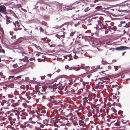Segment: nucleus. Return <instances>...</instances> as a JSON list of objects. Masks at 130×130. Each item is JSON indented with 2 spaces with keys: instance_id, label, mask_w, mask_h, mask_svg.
I'll use <instances>...</instances> for the list:
<instances>
[{
  "instance_id": "obj_1",
  "label": "nucleus",
  "mask_w": 130,
  "mask_h": 130,
  "mask_svg": "<svg viewBox=\"0 0 130 130\" xmlns=\"http://www.w3.org/2000/svg\"><path fill=\"white\" fill-rule=\"evenodd\" d=\"M46 108L44 106H42L41 107V109L38 112V114L39 115L41 116H46L48 117H50L48 113L47 112H46Z\"/></svg>"
},
{
  "instance_id": "obj_2",
  "label": "nucleus",
  "mask_w": 130,
  "mask_h": 130,
  "mask_svg": "<svg viewBox=\"0 0 130 130\" xmlns=\"http://www.w3.org/2000/svg\"><path fill=\"white\" fill-rule=\"evenodd\" d=\"M107 82L105 81H103L102 82H99L98 84H97L95 87V89L96 91H100L103 88L104 85L107 86L106 85Z\"/></svg>"
},
{
  "instance_id": "obj_3",
  "label": "nucleus",
  "mask_w": 130,
  "mask_h": 130,
  "mask_svg": "<svg viewBox=\"0 0 130 130\" xmlns=\"http://www.w3.org/2000/svg\"><path fill=\"white\" fill-rule=\"evenodd\" d=\"M12 113H11L10 115V117L12 119H17L19 120L20 119V117L19 116L20 114L19 112H17V110H12Z\"/></svg>"
},
{
  "instance_id": "obj_4",
  "label": "nucleus",
  "mask_w": 130,
  "mask_h": 130,
  "mask_svg": "<svg viewBox=\"0 0 130 130\" xmlns=\"http://www.w3.org/2000/svg\"><path fill=\"white\" fill-rule=\"evenodd\" d=\"M47 88L48 87L47 86H42L41 87H40L39 88V90H36V92L39 93H38V95H41V96H42L44 93H40V91L42 92H44Z\"/></svg>"
},
{
  "instance_id": "obj_5",
  "label": "nucleus",
  "mask_w": 130,
  "mask_h": 130,
  "mask_svg": "<svg viewBox=\"0 0 130 130\" xmlns=\"http://www.w3.org/2000/svg\"><path fill=\"white\" fill-rule=\"evenodd\" d=\"M60 122H62V121H60V120L58 119V120H53L51 121V123H52L53 125L55 127H57L58 128H59L60 126V124L59 123Z\"/></svg>"
},
{
  "instance_id": "obj_6",
  "label": "nucleus",
  "mask_w": 130,
  "mask_h": 130,
  "mask_svg": "<svg viewBox=\"0 0 130 130\" xmlns=\"http://www.w3.org/2000/svg\"><path fill=\"white\" fill-rule=\"evenodd\" d=\"M64 68L66 70L70 71L72 70H74L75 71H78L79 70L78 69V68L76 67H70L68 65H66L64 67Z\"/></svg>"
},
{
  "instance_id": "obj_7",
  "label": "nucleus",
  "mask_w": 130,
  "mask_h": 130,
  "mask_svg": "<svg viewBox=\"0 0 130 130\" xmlns=\"http://www.w3.org/2000/svg\"><path fill=\"white\" fill-rule=\"evenodd\" d=\"M44 126V125L43 124L42 122H40L39 121L36 122L35 127L36 129L39 130L41 127L43 128Z\"/></svg>"
},
{
  "instance_id": "obj_8",
  "label": "nucleus",
  "mask_w": 130,
  "mask_h": 130,
  "mask_svg": "<svg viewBox=\"0 0 130 130\" xmlns=\"http://www.w3.org/2000/svg\"><path fill=\"white\" fill-rule=\"evenodd\" d=\"M21 77V76H19L16 77L15 78L14 77V76H10L9 78H8V79H9L11 78H12V79H14V80L15 82H17V83H19L21 81V79H20Z\"/></svg>"
},
{
  "instance_id": "obj_9",
  "label": "nucleus",
  "mask_w": 130,
  "mask_h": 130,
  "mask_svg": "<svg viewBox=\"0 0 130 130\" xmlns=\"http://www.w3.org/2000/svg\"><path fill=\"white\" fill-rule=\"evenodd\" d=\"M6 9L5 6L4 5L0 6V12L6 14L7 13L6 12Z\"/></svg>"
},
{
  "instance_id": "obj_10",
  "label": "nucleus",
  "mask_w": 130,
  "mask_h": 130,
  "mask_svg": "<svg viewBox=\"0 0 130 130\" xmlns=\"http://www.w3.org/2000/svg\"><path fill=\"white\" fill-rule=\"evenodd\" d=\"M116 50L119 51L124 50L127 49H130V48L125 46H121L117 47L114 48Z\"/></svg>"
},
{
  "instance_id": "obj_11",
  "label": "nucleus",
  "mask_w": 130,
  "mask_h": 130,
  "mask_svg": "<svg viewBox=\"0 0 130 130\" xmlns=\"http://www.w3.org/2000/svg\"><path fill=\"white\" fill-rule=\"evenodd\" d=\"M78 113L76 111L75 112H73V113L70 112L69 116L71 117V118H72V117H74L76 116H77Z\"/></svg>"
},
{
  "instance_id": "obj_12",
  "label": "nucleus",
  "mask_w": 130,
  "mask_h": 130,
  "mask_svg": "<svg viewBox=\"0 0 130 130\" xmlns=\"http://www.w3.org/2000/svg\"><path fill=\"white\" fill-rule=\"evenodd\" d=\"M78 113L76 111L75 112H73V113L70 112L69 116L71 117V118H72V117H74L76 116H77Z\"/></svg>"
},
{
  "instance_id": "obj_13",
  "label": "nucleus",
  "mask_w": 130,
  "mask_h": 130,
  "mask_svg": "<svg viewBox=\"0 0 130 130\" xmlns=\"http://www.w3.org/2000/svg\"><path fill=\"white\" fill-rule=\"evenodd\" d=\"M78 113L76 111L75 112H73V113L70 112L69 116L71 117V118H72V117H74L76 116H77Z\"/></svg>"
},
{
  "instance_id": "obj_14",
  "label": "nucleus",
  "mask_w": 130,
  "mask_h": 130,
  "mask_svg": "<svg viewBox=\"0 0 130 130\" xmlns=\"http://www.w3.org/2000/svg\"><path fill=\"white\" fill-rule=\"evenodd\" d=\"M123 27L124 29V31L126 32L128 31L129 30H130V26L127 23L125 24V26H123Z\"/></svg>"
},
{
  "instance_id": "obj_15",
  "label": "nucleus",
  "mask_w": 130,
  "mask_h": 130,
  "mask_svg": "<svg viewBox=\"0 0 130 130\" xmlns=\"http://www.w3.org/2000/svg\"><path fill=\"white\" fill-rule=\"evenodd\" d=\"M83 100L84 104L85 105L86 103H87L89 104H91V102L90 101V100L88 99L87 97H85L83 99Z\"/></svg>"
},
{
  "instance_id": "obj_16",
  "label": "nucleus",
  "mask_w": 130,
  "mask_h": 130,
  "mask_svg": "<svg viewBox=\"0 0 130 130\" xmlns=\"http://www.w3.org/2000/svg\"><path fill=\"white\" fill-rule=\"evenodd\" d=\"M16 119H12V121L11 120L10 122V123L11 125H14L16 126L18 125L17 122L16 120Z\"/></svg>"
},
{
  "instance_id": "obj_17",
  "label": "nucleus",
  "mask_w": 130,
  "mask_h": 130,
  "mask_svg": "<svg viewBox=\"0 0 130 130\" xmlns=\"http://www.w3.org/2000/svg\"><path fill=\"white\" fill-rule=\"evenodd\" d=\"M63 110L62 111V112L64 116H65L68 117H69V114L70 111H69V109H67L63 112Z\"/></svg>"
},
{
  "instance_id": "obj_18",
  "label": "nucleus",
  "mask_w": 130,
  "mask_h": 130,
  "mask_svg": "<svg viewBox=\"0 0 130 130\" xmlns=\"http://www.w3.org/2000/svg\"><path fill=\"white\" fill-rule=\"evenodd\" d=\"M110 124L112 125H116V126H120V123L118 122V120L117 119H115V121L114 122L110 123Z\"/></svg>"
},
{
  "instance_id": "obj_19",
  "label": "nucleus",
  "mask_w": 130,
  "mask_h": 130,
  "mask_svg": "<svg viewBox=\"0 0 130 130\" xmlns=\"http://www.w3.org/2000/svg\"><path fill=\"white\" fill-rule=\"evenodd\" d=\"M98 26L97 27H96V29H98V28H99V29L102 28L103 26V25L102 23V22L100 21H99L98 22Z\"/></svg>"
},
{
  "instance_id": "obj_20",
  "label": "nucleus",
  "mask_w": 130,
  "mask_h": 130,
  "mask_svg": "<svg viewBox=\"0 0 130 130\" xmlns=\"http://www.w3.org/2000/svg\"><path fill=\"white\" fill-rule=\"evenodd\" d=\"M78 5L77 6V8H78L80 10H82V7L84 5V3L83 2H79L78 3Z\"/></svg>"
},
{
  "instance_id": "obj_21",
  "label": "nucleus",
  "mask_w": 130,
  "mask_h": 130,
  "mask_svg": "<svg viewBox=\"0 0 130 130\" xmlns=\"http://www.w3.org/2000/svg\"><path fill=\"white\" fill-rule=\"evenodd\" d=\"M117 119V118H114L113 117L111 116L110 117V118L107 119V120L108 122H110V123H112V122H114L115 121V119Z\"/></svg>"
},
{
  "instance_id": "obj_22",
  "label": "nucleus",
  "mask_w": 130,
  "mask_h": 130,
  "mask_svg": "<svg viewBox=\"0 0 130 130\" xmlns=\"http://www.w3.org/2000/svg\"><path fill=\"white\" fill-rule=\"evenodd\" d=\"M94 108L95 109V114L99 113L100 111V109L99 107L94 105L93 106Z\"/></svg>"
},
{
  "instance_id": "obj_23",
  "label": "nucleus",
  "mask_w": 130,
  "mask_h": 130,
  "mask_svg": "<svg viewBox=\"0 0 130 130\" xmlns=\"http://www.w3.org/2000/svg\"><path fill=\"white\" fill-rule=\"evenodd\" d=\"M20 97L19 96H15L13 100V101L15 103H18L19 102L20 99Z\"/></svg>"
},
{
  "instance_id": "obj_24",
  "label": "nucleus",
  "mask_w": 130,
  "mask_h": 130,
  "mask_svg": "<svg viewBox=\"0 0 130 130\" xmlns=\"http://www.w3.org/2000/svg\"><path fill=\"white\" fill-rule=\"evenodd\" d=\"M19 105V104L18 103H13L11 105V106L14 107V108L17 109V108L15 107Z\"/></svg>"
},
{
  "instance_id": "obj_25",
  "label": "nucleus",
  "mask_w": 130,
  "mask_h": 130,
  "mask_svg": "<svg viewBox=\"0 0 130 130\" xmlns=\"http://www.w3.org/2000/svg\"><path fill=\"white\" fill-rule=\"evenodd\" d=\"M19 115L21 117V119H26V117L24 113L22 112L21 114H20Z\"/></svg>"
},
{
  "instance_id": "obj_26",
  "label": "nucleus",
  "mask_w": 130,
  "mask_h": 130,
  "mask_svg": "<svg viewBox=\"0 0 130 130\" xmlns=\"http://www.w3.org/2000/svg\"><path fill=\"white\" fill-rule=\"evenodd\" d=\"M30 123H31L32 124H34L35 126L36 124V122H37V121H36L34 119H30Z\"/></svg>"
},
{
  "instance_id": "obj_27",
  "label": "nucleus",
  "mask_w": 130,
  "mask_h": 130,
  "mask_svg": "<svg viewBox=\"0 0 130 130\" xmlns=\"http://www.w3.org/2000/svg\"><path fill=\"white\" fill-rule=\"evenodd\" d=\"M68 107L70 108L68 109H69V111L70 110V112L74 111V109L72 105L69 104V105H68Z\"/></svg>"
},
{
  "instance_id": "obj_28",
  "label": "nucleus",
  "mask_w": 130,
  "mask_h": 130,
  "mask_svg": "<svg viewBox=\"0 0 130 130\" xmlns=\"http://www.w3.org/2000/svg\"><path fill=\"white\" fill-rule=\"evenodd\" d=\"M79 124L80 125L83 126L85 124L84 122L82 120H78Z\"/></svg>"
},
{
  "instance_id": "obj_29",
  "label": "nucleus",
  "mask_w": 130,
  "mask_h": 130,
  "mask_svg": "<svg viewBox=\"0 0 130 130\" xmlns=\"http://www.w3.org/2000/svg\"><path fill=\"white\" fill-rule=\"evenodd\" d=\"M62 33H63V35H61V36L59 35L58 34H56L55 35V36L58 38V39H60L61 37H62L64 38V32H62Z\"/></svg>"
},
{
  "instance_id": "obj_30",
  "label": "nucleus",
  "mask_w": 130,
  "mask_h": 130,
  "mask_svg": "<svg viewBox=\"0 0 130 130\" xmlns=\"http://www.w3.org/2000/svg\"><path fill=\"white\" fill-rule=\"evenodd\" d=\"M13 24L16 27H19L20 26V24L18 21H16L15 23H13Z\"/></svg>"
},
{
  "instance_id": "obj_31",
  "label": "nucleus",
  "mask_w": 130,
  "mask_h": 130,
  "mask_svg": "<svg viewBox=\"0 0 130 130\" xmlns=\"http://www.w3.org/2000/svg\"><path fill=\"white\" fill-rule=\"evenodd\" d=\"M77 117V116H75L73 117H72V118L71 119L72 121H77L78 119Z\"/></svg>"
},
{
  "instance_id": "obj_32",
  "label": "nucleus",
  "mask_w": 130,
  "mask_h": 130,
  "mask_svg": "<svg viewBox=\"0 0 130 130\" xmlns=\"http://www.w3.org/2000/svg\"><path fill=\"white\" fill-rule=\"evenodd\" d=\"M24 124L25 126H27L30 127V124L29 123H28L27 122H24Z\"/></svg>"
},
{
  "instance_id": "obj_33",
  "label": "nucleus",
  "mask_w": 130,
  "mask_h": 130,
  "mask_svg": "<svg viewBox=\"0 0 130 130\" xmlns=\"http://www.w3.org/2000/svg\"><path fill=\"white\" fill-rule=\"evenodd\" d=\"M59 129H60V130H67L68 129L67 128L64 127L62 126H61V125H60V126Z\"/></svg>"
},
{
  "instance_id": "obj_34",
  "label": "nucleus",
  "mask_w": 130,
  "mask_h": 130,
  "mask_svg": "<svg viewBox=\"0 0 130 130\" xmlns=\"http://www.w3.org/2000/svg\"><path fill=\"white\" fill-rule=\"evenodd\" d=\"M25 110V109H24L23 110H22V109L21 108H19V111L17 110V112H19V114H20V112H23Z\"/></svg>"
},
{
  "instance_id": "obj_35",
  "label": "nucleus",
  "mask_w": 130,
  "mask_h": 130,
  "mask_svg": "<svg viewBox=\"0 0 130 130\" xmlns=\"http://www.w3.org/2000/svg\"><path fill=\"white\" fill-rule=\"evenodd\" d=\"M116 99H117V100L115 101L116 102V103L118 102L119 101V98L117 94H116Z\"/></svg>"
},
{
  "instance_id": "obj_36",
  "label": "nucleus",
  "mask_w": 130,
  "mask_h": 130,
  "mask_svg": "<svg viewBox=\"0 0 130 130\" xmlns=\"http://www.w3.org/2000/svg\"><path fill=\"white\" fill-rule=\"evenodd\" d=\"M6 101L3 100L1 102V104L2 106H3L5 104L6 102Z\"/></svg>"
},
{
  "instance_id": "obj_37",
  "label": "nucleus",
  "mask_w": 130,
  "mask_h": 130,
  "mask_svg": "<svg viewBox=\"0 0 130 130\" xmlns=\"http://www.w3.org/2000/svg\"><path fill=\"white\" fill-rule=\"evenodd\" d=\"M77 121H72V122L73 123V124L75 125H78V123L77 122Z\"/></svg>"
},
{
  "instance_id": "obj_38",
  "label": "nucleus",
  "mask_w": 130,
  "mask_h": 130,
  "mask_svg": "<svg viewBox=\"0 0 130 130\" xmlns=\"http://www.w3.org/2000/svg\"><path fill=\"white\" fill-rule=\"evenodd\" d=\"M68 91L69 92H71L72 93H74L75 92V90L72 88H71V89H70Z\"/></svg>"
},
{
  "instance_id": "obj_39",
  "label": "nucleus",
  "mask_w": 130,
  "mask_h": 130,
  "mask_svg": "<svg viewBox=\"0 0 130 130\" xmlns=\"http://www.w3.org/2000/svg\"><path fill=\"white\" fill-rule=\"evenodd\" d=\"M60 120V121H62V122H64L65 121H66V122H67V119H65L64 118H63V119H62V120H61L60 119H59Z\"/></svg>"
},
{
  "instance_id": "obj_40",
  "label": "nucleus",
  "mask_w": 130,
  "mask_h": 130,
  "mask_svg": "<svg viewBox=\"0 0 130 130\" xmlns=\"http://www.w3.org/2000/svg\"><path fill=\"white\" fill-rule=\"evenodd\" d=\"M110 29L115 31L116 30L117 28L116 26H113L112 27V28L111 27Z\"/></svg>"
},
{
  "instance_id": "obj_41",
  "label": "nucleus",
  "mask_w": 130,
  "mask_h": 130,
  "mask_svg": "<svg viewBox=\"0 0 130 130\" xmlns=\"http://www.w3.org/2000/svg\"><path fill=\"white\" fill-rule=\"evenodd\" d=\"M100 112H102L104 113H105V110L104 109H102V108H100Z\"/></svg>"
},
{
  "instance_id": "obj_42",
  "label": "nucleus",
  "mask_w": 130,
  "mask_h": 130,
  "mask_svg": "<svg viewBox=\"0 0 130 130\" xmlns=\"http://www.w3.org/2000/svg\"><path fill=\"white\" fill-rule=\"evenodd\" d=\"M38 27L40 28L39 30L40 31V32H44V29L41 27L40 26H39Z\"/></svg>"
},
{
  "instance_id": "obj_43",
  "label": "nucleus",
  "mask_w": 130,
  "mask_h": 130,
  "mask_svg": "<svg viewBox=\"0 0 130 130\" xmlns=\"http://www.w3.org/2000/svg\"><path fill=\"white\" fill-rule=\"evenodd\" d=\"M38 3L40 4H45V2L43 0H40L38 2Z\"/></svg>"
},
{
  "instance_id": "obj_44",
  "label": "nucleus",
  "mask_w": 130,
  "mask_h": 130,
  "mask_svg": "<svg viewBox=\"0 0 130 130\" xmlns=\"http://www.w3.org/2000/svg\"><path fill=\"white\" fill-rule=\"evenodd\" d=\"M6 22V24H8L9 23H10L11 22L10 20L8 19H7Z\"/></svg>"
},
{
  "instance_id": "obj_45",
  "label": "nucleus",
  "mask_w": 130,
  "mask_h": 130,
  "mask_svg": "<svg viewBox=\"0 0 130 130\" xmlns=\"http://www.w3.org/2000/svg\"><path fill=\"white\" fill-rule=\"evenodd\" d=\"M35 112L34 110L31 111L29 113V114L30 115H33L34 114Z\"/></svg>"
},
{
  "instance_id": "obj_46",
  "label": "nucleus",
  "mask_w": 130,
  "mask_h": 130,
  "mask_svg": "<svg viewBox=\"0 0 130 130\" xmlns=\"http://www.w3.org/2000/svg\"><path fill=\"white\" fill-rule=\"evenodd\" d=\"M29 86H30V85H27L26 86V90L28 91V89H29Z\"/></svg>"
},
{
  "instance_id": "obj_47",
  "label": "nucleus",
  "mask_w": 130,
  "mask_h": 130,
  "mask_svg": "<svg viewBox=\"0 0 130 130\" xmlns=\"http://www.w3.org/2000/svg\"><path fill=\"white\" fill-rule=\"evenodd\" d=\"M69 81L70 82H73V83H74L75 82V80H73V79H71L69 80Z\"/></svg>"
},
{
  "instance_id": "obj_48",
  "label": "nucleus",
  "mask_w": 130,
  "mask_h": 130,
  "mask_svg": "<svg viewBox=\"0 0 130 130\" xmlns=\"http://www.w3.org/2000/svg\"><path fill=\"white\" fill-rule=\"evenodd\" d=\"M8 98H11L13 97V96L12 94H9L8 95Z\"/></svg>"
},
{
  "instance_id": "obj_49",
  "label": "nucleus",
  "mask_w": 130,
  "mask_h": 130,
  "mask_svg": "<svg viewBox=\"0 0 130 130\" xmlns=\"http://www.w3.org/2000/svg\"><path fill=\"white\" fill-rule=\"evenodd\" d=\"M111 110H113L114 112L116 113L117 112V110L113 108H112L111 109Z\"/></svg>"
},
{
  "instance_id": "obj_50",
  "label": "nucleus",
  "mask_w": 130,
  "mask_h": 130,
  "mask_svg": "<svg viewBox=\"0 0 130 130\" xmlns=\"http://www.w3.org/2000/svg\"><path fill=\"white\" fill-rule=\"evenodd\" d=\"M75 33V32H72L70 34V36H73L74 35V34Z\"/></svg>"
},
{
  "instance_id": "obj_51",
  "label": "nucleus",
  "mask_w": 130,
  "mask_h": 130,
  "mask_svg": "<svg viewBox=\"0 0 130 130\" xmlns=\"http://www.w3.org/2000/svg\"><path fill=\"white\" fill-rule=\"evenodd\" d=\"M89 7H87L86 8H85V9L84 10V11L86 12L88 11L89 10Z\"/></svg>"
},
{
  "instance_id": "obj_52",
  "label": "nucleus",
  "mask_w": 130,
  "mask_h": 130,
  "mask_svg": "<svg viewBox=\"0 0 130 130\" xmlns=\"http://www.w3.org/2000/svg\"><path fill=\"white\" fill-rule=\"evenodd\" d=\"M41 54H43L42 53H39L36 54V56H39Z\"/></svg>"
},
{
  "instance_id": "obj_53",
  "label": "nucleus",
  "mask_w": 130,
  "mask_h": 130,
  "mask_svg": "<svg viewBox=\"0 0 130 130\" xmlns=\"http://www.w3.org/2000/svg\"><path fill=\"white\" fill-rule=\"evenodd\" d=\"M13 67L14 68H16L17 67H18V65L17 64H14L13 66Z\"/></svg>"
},
{
  "instance_id": "obj_54",
  "label": "nucleus",
  "mask_w": 130,
  "mask_h": 130,
  "mask_svg": "<svg viewBox=\"0 0 130 130\" xmlns=\"http://www.w3.org/2000/svg\"><path fill=\"white\" fill-rule=\"evenodd\" d=\"M21 88L22 89H25V86L24 85H22L21 86Z\"/></svg>"
},
{
  "instance_id": "obj_55",
  "label": "nucleus",
  "mask_w": 130,
  "mask_h": 130,
  "mask_svg": "<svg viewBox=\"0 0 130 130\" xmlns=\"http://www.w3.org/2000/svg\"><path fill=\"white\" fill-rule=\"evenodd\" d=\"M116 95H115V96H114V95H113V97H114V98L113 99V100H112V101L113 102H114V101H115L116 100H117V99H115V98H116Z\"/></svg>"
},
{
  "instance_id": "obj_56",
  "label": "nucleus",
  "mask_w": 130,
  "mask_h": 130,
  "mask_svg": "<svg viewBox=\"0 0 130 130\" xmlns=\"http://www.w3.org/2000/svg\"><path fill=\"white\" fill-rule=\"evenodd\" d=\"M125 22H123L121 23V26L123 27V26H125Z\"/></svg>"
},
{
  "instance_id": "obj_57",
  "label": "nucleus",
  "mask_w": 130,
  "mask_h": 130,
  "mask_svg": "<svg viewBox=\"0 0 130 130\" xmlns=\"http://www.w3.org/2000/svg\"><path fill=\"white\" fill-rule=\"evenodd\" d=\"M47 99L50 101L52 103H54V102L53 101H52V99H51L50 98H49L48 99Z\"/></svg>"
},
{
  "instance_id": "obj_58",
  "label": "nucleus",
  "mask_w": 130,
  "mask_h": 130,
  "mask_svg": "<svg viewBox=\"0 0 130 130\" xmlns=\"http://www.w3.org/2000/svg\"><path fill=\"white\" fill-rule=\"evenodd\" d=\"M78 57L76 55V54H75V55L74 56L73 58L75 59H77Z\"/></svg>"
},
{
  "instance_id": "obj_59",
  "label": "nucleus",
  "mask_w": 130,
  "mask_h": 130,
  "mask_svg": "<svg viewBox=\"0 0 130 130\" xmlns=\"http://www.w3.org/2000/svg\"><path fill=\"white\" fill-rule=\"evenodd\" d=\"M80 118L82 120H84L85 119V116L84 115H83V116L80 117Z\"/></svg>"
},
{
  "instance_id": "obj_60",
  "label": "nucleus",
  "mask_w": 130,
  "mask_h": 130,
  "mask_svg": "<svg viewBox=\"0 0 130 130\" xmlns=\"http://www.w3.org/2000/svg\"><path fill=\"white\" fill-rule=\"evenodd\" d=\"M77 101H76L75 102H72V103L73 104H74V105L76 106L77 104Z\"/></svg>"
},
{
  "instance_id": "obj_61",
  "label": "nucleus",
  "mask_w": 130,
  "mask_h": 130,
  "mask_svg": "<svg viewBox=\"0 0 130 130\" xmlns=\"http://www.w3.org/2000/svg\"><path fill=\"white\" fill-rule=\"evenodd\" d=\"M40 77L41 78V79L42 80L44 79V78L45 77V75H44L43 76H41Z\"/></svg>"
},
{
  "instance_id": "obj_62",
  "label": "nucleus",
  "mask_w": 130,
  "mask_h": 130,
  "mask_svg": "<svg viewBox=\"0 0 130 130\" xmlns=\"http://www.w3.org/2000/svg\"><path fill=\"white\" fill-rule=\"evenodd\" d=\"M81 106L80 105L79 107H77V108H78V110H81Z\"/></svg>"
},
{
  "instance_id": "obj_63",
  "label": "nucleus",
  "mask_w": 130,
  "mask_h": 130,
  "mask_svg": "<svg viewBox=\"0 0 130 130\" xmlns=\"http://www.w3.org/2000/svg\"><path fill=\"white\" fill-rule=\"evenodd\" d=\"M73 82H70L69 83H68V85H73Z\"/></svg>"
},
{
  "instance_id": "obj_64",
  "label": "nucleus",
  "mask_w": 130,
  "mask_h": 130,
  "mask_svg": "<svg viewBox=\"0 0 130 130\" xmlns=\"http://www.w3.org/2000/svg\"><path fill=\"white\" fill-rule=\"evenodd\" d=\"M50 46L51 47H55V44H53L51 45H50Z\"/></svg>"
}]
</instances>
